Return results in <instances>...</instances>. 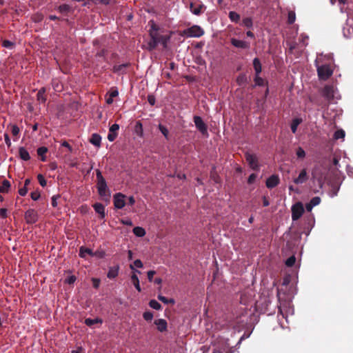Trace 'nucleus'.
Here are the masks:
<instances>
[{"label": "nucleus", "mask_w": 353, "mask_h": 353, "mask_svg": "<svg viewBox=\"0 0 353 353\" xmlns=\"http://www.w3.org/2000/svg\"><path fill=\"white\" fill-rule=\"evenodd\" d=\"M148 25L150 26L149 34L151 38L148 43V49L150 50L154 49L159 43H161L163 48H167L173 32H170L168 34L160 35L159 33L160 28L153 20H150Z\"/></svg>", "instance_id": "1"}, {"label": "nucleus", "mask_w": 353, "mask_h": 353, "mask_svg": "<svg viewBox=\"0 0 353 353\" xmlns=\"http://www.w3.org/2000/svg\"><path fill=\"white\" fill-rule=\"evenodd\" d=\"M96 175L97 180V188L98 193L104 200L108 201L110 197V192L108 188L106 181L99 170H97Z\"/></svg>", "instance_id": "2"}, {"label": "nucleus", "mask_w": 353, "mask_h": 353, "mask_svg": "<svg viewBox=\"0 0 353 353\" xmlns=\"http://www.w3.org/2000/svg\"><path fill=\"white\" fill-rule=\"evenodd\" d=\"M204 34V30L199 26L194 25L184 30H183L180 35L185 36L187 37H200Z\"/></svg>", "instance_id": "3"}, {"label": "nucleus", "mask_w": 353, "mask_h": 353, "mask_svg": "<svg viewBox=\"0 0 353 353\" xmlns=\"http://www.w3.org/2000/svg\"><path fill=\"white\" fill-rule=\"evenodd\" d=\"M333 67L330 64L317 66V73L320 79L327 80L333 74Z\"/></svg>", "instance_id": "4"}, {"label": "nucleus", "mask_w": 353, "mask_h": 353, "mask_svg": "<svg viewBox=\"0 0 353 353\" xmlns=\"http://www.w3.org/2000/svg\"><path fill=\"white\" fill-rule=\"evenodd\" d=\"M126 198H127V196L121 192H118V193H116L115 194H114V196H113L114 207L117 210H121V209L123 208L126 203H125Z\"/></svg>", "instance_id": "5"}, {"label": "nucleus", "mask_w": 353, "mask_h": 353, "mask_svg": "<svg viewBox=\"0 0 353 353\" xmlns=\"http://www.w3.org/2000/svg\"><path fill=\"white\" fill-rule=\"evenodd\" d=\"M304 212L303 205L301 202H297L292 206V219L296 221L303 215Z\"/></svg>", "instance_id": "6"}, {"label": "nucleus", "mask_w": 353, "mask_h": 353, "mask_svg": "<svg viewBox=\"0 0 353 353\" xmlns=\"http://www.w3.org/2000/svg\"><path fill=\"white\" fill-rule=\"evenodd\" d=\"M245 160L247 161L250 167L252 170H256L259 169V161H258V157H256V154L246 152L245 154Z\"/></svg>", "instance_id": "7"}, {"label": "nucleus", "mask_w": 353, "mask_h": 353, "mask_svg": "<svg viewBox=\"0 0 353 353\" xmlns=\"http://www.w3.org/2000/svg\"><path fill=\"white\" fill-rule=\"evenodd\" d=\"M279 310L280 314L283 316V318L286 319L288 315H292L294 314V309L290 303L281 304Z\"/></svg>", "instance_id": "8"}, {"label": "nucleus", "mask_w": 353, "mask_h": 353, "mask_svg": "<svg viewBox=\"0 0 353 353\" xmlns=\"http://www.w3.org/2000/svg\"><path fill=\"white\" fill-rule=\"evenodd\" d=\"M323 96L328 100H332L337 98V92L336 88L332 85H326L323 90Z\"/></svg>", "instance_id": "9"}, {"label": "nucleus", "mask_w": 353, "mask_h": 353, "mask_svg": "<svg viewBox=\"0 0 353 353\" xmlns=\"http://www.w3.org/2000/svg\"><path fill=\"white\" fill-rule=\"evenodd\" d=\"M25 220L28 223H34L37 221L38 214L36 210L29 209L25 212Z\"/></svg>", "instance_id": "10"}, {"label": "nucleus", "mask_w": 353, "mask_h": 353, "mask_svg": "<svg viewBox=\"0 0 353 353\" xmlns=\"http://www.w3.org/2000/svg\"><path fill=\"white\" fill-rule=\"evenodd\" d=\"M194 122L196 127V128L203 134L207 133V127L202 119L199 116H195L194 117Z\"/></svg>", "instance_id": "11"}, {"label": "nucleus", "mask_w": 353, "mask_h": 353, "mask_svg": "<svg viewBox=\"0 0 353 353\" xmlns=\"http://www.w3.org/2000/svg\"><path fill=\"white\" fill-rule=\"evenodd\" d=\"M205 7L200 3H191L190 10L191 12L196 15H199L204 12Z\"/></svg>", "instance_id": "12"}, {"label": "nucleus", "mask_w": 353, "mask_h": 353, "mask_svg": "<svg viewBox=\"0 0 353 353\" xmlns=\"http://www.w3.org/2000/svg\"><path fill=\"white\" fill-rule=\"evenodd\" d=\"M119 91L116 88H112L105 95V101L108 104H112L114 101V98L118 97Z\"/></svg>", "instance_id": "13"}, {"label": "nucleus", "mask_w": 353, "mask_h": 353, "mask_svg": "<svg viewBox=\"0 0 353 353\" xmlns=\"http://www.w3.org/2000/svg\"><path fill=\"white\" fill-rule=\"evenodd\" d=\"M119 129V125L117 123L113 124L110 128L109 133L108 134V139L110 141H113L116 139Z\"/></svg>", "instance_id": "14"}, {"label": "nucleus", "mask_w": 353, "mask_h": 353, "mask_svg": "<svg viewBox=\"0 0 353 353\" xmlns=\"http://www.w3.org/2000/svg\"><path fill=\"white\" fill-rule=\"evenodd\" d=\"M231 43L236 48H243V49L248 48L250 46L249 43H248L245 41H243V40H239V39H235V38L231 39Z\"/></svg>", "instance_id": "15"}, {"label": "nucleus", "mask_w": 353, "mask_h": 353, "mask_svg": "<svg viewBox=\"0 0 353 353\" xmlns=\"http://www.w3.org/2000/svg\"><path fill=\"white\" fill-rule=\"evenodd\" d=\"M279 183V178L277 175L270 176L266 181V186L268 188L276 187Z\"/></svg>", "instance_id": "16"}, {"label": "nucleus", "mask_w": 353, "mask_h": 353, "mask_svg": "<svg viewBox=\"0 0 353 353\" xmlns=\"http://www.w3.org/2000/svg\"><path fill=\"white\" fill-rule=\"evenodd\" d=\"M154 324L157 326V330L161 332H165L167 330L168 324L165 319H159L154 321Z\"/></svg>", "instance_id": "17"}, {"label": "nucleus", "mask_w": 353, "mask_h": 353, "mask_svg": "<svg viewBox=\"0 0 353 353\" xmlns=\"http://www.w3.org/2000/svg\"><path fill=\"white\" fill-rule=\"evenodd\" d=\"M307 179V172L305 169H303L299 173L298 177L294 179L293 181L296 184H301L305 182Z\"/></svg>", "instance_id": "18"}, {"label": "nucleus", "mask_w": 353, "mask_h": 353, "mask_svg": "<svg viewBox=\"0 0 353 353\" xmlns=\"http://www.w3.org/2000/svg\"><path fill=\"white\" fill-rule=\"evenodd\" d=\"M95 212L101 215L102 219L105 216V207L103 204L97 203L93 205Z\"/></svg>", "instance_id": "19"}, {"label": "nucleus", "mask_w": 353, "mask_h": 353, "mask_svg": "<svg viewBox=\"0 0 353 353\" xmlns=\"http://www.w3.org/2000/svg\"><path fill=\"white\" fill-rule=\"evenodd\" d=\"M20 158L24 161H28L30 159L28 151L23 147H21L19 150Z\"/></svg>", "instance_id": "20"}, {"label": "nucleus", "mask_w": 353, "mask_h": 353, "mask_svg": "<svg viewBox=\"0 0 353 353\" xmlns=\"http://www.w3.org/2000/svg\"><path fill=\"white\" fill-rule=\"evenodd\" d=\"M134 132L137 136L139 137H143V125L141 121H137L134 126Z\"/></svg>", "instance_id": "21"}, {"label": "nucleus", "mask_w": 353, "mask_h": 353, "mask_svg": "<svg viewBox=\"0 0 353 353\" xmlns=\"http://www.w3.org/2000/svg\"><path fill=\"white\" fill-rule=\"evenodd\" d=\"M48 148L46 147H40L37 149V154L41 157L42 161H46V154L48 152Z\"/></svg>", "instance_id": "22"}, {"label": "nucleus", "mask_w": 353, "mask_h": 353, "mask_svg": "<svg viewBox=\"0 0 353 353\" xmlns=\"http://www.w3.org/2000/svg\"><path fill=\"white\" fill-rule=\"evenodd\" d=\"M101 137L98 134H93L90 139V143L95 146L99 147L101 145Z\"/></svg>", "instance_id": "23"}, {"label": "nucleus", "mask_w": 353, "mask_h": 353, "mask_svg": "<svg viewBox=\"0 0 353 353\" xmlns=\"http://www.w3.org/2000/svg\"><path fill=\"white\" fill-rule=\"evenodd\" d=\"M303 121V119L301 118H296L294 119L291 123V130L292 132L295 134L297 130V128L300 123H301Z\"/></svg>", "instance_id": "24"}, {"label": "nucleus", "mask_w": 353, "mask_h": 353, "mask_svg": "<svg viewBox=\"0 0 353 353\" xmlns=\"http://www.w3.org/2000/svg\"><path fill=\"white\" fill-rule=\"evenodd\" d=\"M10 188V183L8 180H4L0 185V193H8Z\"/></svg>", "instance_id": "25"}, {"label": "nucleus", "mask_w": 353, "mask_h": 353, "mask_svg": "<svg viewBox=\"0 0 353 353\" xmlns=\"http://www.w3.org/2000/svg\"><path fill=\"white\" fill-rule=\"evenodd\" d=\"M46 89L45 88H41L40 89L38 92H37V101L41 102V103H44L46 101Z\"/></svg>", "instance_id": "26"}, {"label": "nucleus", "mask_w": 353, "mask_h": 353, "mask_svg": "<svg viewBox=\"0 0 353 353\" xmlns=\"http://www.w3.org/2000/svg\"><path fill=\"white\" fill-rule=\"evenodd\" d=\"M133 233L138 237H143L145 235V230L144 228L137 226L133 228Z\"/></svg>", "instance_id": "27"}, {"label": "nucleus", "mask_w": 353, "mask_h": 353, "mask_svg": "<svg viewBox=\"0 0 353 353\" xmlns=\"http://www.w3.org/2000/svg\"><path fill=\"white\" fill-rule=\"evenodd\" d=\"M253 66L256 74H259L261 72L262 67L261 62L258 58H255L253 60Z\"/></svg>", "instance_id": "28"}, {"label": "nucleus", "mask_w": 353, "mask_h": 353, "mask_svg": "<svg viewBox=\"0 0 353 353\" xmlns=\"http://www.w3.org/2000/svg\"><path fill=\"white\" fill-rule=\"evenodd\" d=\"M118 273H119V267L118 266L113 267V268H110L107 276L109 279H114L116 276H117Z\"/></svg>", "instance_id": "29"}, {"label": "nucleus", "mask_w": 353, "mask_h": 353, "mask_svg": "<svg viewBox=\"0 0 353 353\" xmlns=\"http://www.w3.org/2000/svg\"><path fill=\"white\" fill-rule=\"evenodd\" d=\"M86 254L92 256V251L89 248L81 247L79 250V256L81 258H85Z\"/></svg>", "instance_id": "30"}, {"label": "nucleus", "mask_w": 353, "mask_h": 353, "mask_svg": "<svg viewBox=\"0 0 353 353\" xmlns=\"http://www.w3.org/2000/svg\"><path fill=\"white\" fill-rule=\"evenodd\" d=\"M254 83H255L256 85H259V86H262L267 83V82L265 81V79L261 78L259 76V74H256V76L254 78Z\"/></svg>", "instance_id": "31"}, {"label": "nucleus", "mask_w": 353, "mask_h": 353, "mask_svg": "<svg viewBox=\"0 0 353 353\" xmlns=\"http://www.w3.org/2000/svg\"><path fill=\"white\" fill-rule=\"evenodd\" d=\"M143 266V264L142 261L139 259H137L134 261L133 264L130 265V268L132 270H134L135 268H142Z\"/></svg>", "instance_id": "32"}, {"label": "nucleus", "mask_w": 353, "mask_h": 353, "mask_svg": "<svg viewBox=\"0 0 353 353\" xmlns=\"http://www.w3.org/2000/svg\"><path fill=\"white\" fill-rule=\"evenodd\" d=\"M159 129L161 131V132L163 134V135L165 137L166 139H168V135H169V130L168 129L163 125L159 124Z\"/></svg>", "instance_id": "33"}, {"label": "nucleus", "mask_w": 353, "mask_h": 353, "mask_svg": "<svg viewBox=\"0 0 353 353\" xmlns=\"http://www.w3.org/2000/svg\"><path fill=\"white\" fill-rule=\"evenodd\" d=\"M345 135V133L343 130H338L334 132V139L336 140L339 139H344Z\"/></svg>", "instance_id": "34"}, {"label": "nucleus", "mask_w": 353, "mask_h": 353, "mask_svg": "<svg viewBox=\"0 0 353 353\" xmlns=\"http://www.w3.org/2000/svg\"><path fill=\"white\" fill-rule=\"evenodd\" d=\"M229 18L232 21L237 22L240 19V15L235 12L231 11L229 13Z\"/></svg>", "instance_id": "35"}, {"label": "nucleus", "mask_w": 353, "mask_h": 353, "mask_svg": "<svg viewBox=\"0 0 353 353\" xmlns=\"http://www.w3.org/2000/svg\"><path fill=\"white\" fill-rule=\"evenodd\" d=\"M149 305L155 310H160L161 308V304L156 300H151L149 303Z\"/></svg>", "instance_id": "36"}, {"label": "nucleus", "mask_w": 353, "mask_h": 353, "mask_svg": "<svg viewBox=\"0 0 353 353\" xmlns=\"http://www.w3.org/2000/svg\"><path fill=\"white\" fill-rule=\"evenodd\" d=\"M296 20V14L294 11H290L288 16V21L289 23H293Z\"/></svg>", "instance_id": "37"}, {"label": "nucleus", "mask_w": 353, "mask_h": 353, "mask_svg": "<svg viewBox=\"0 0 353 353\" xmlns=\"http://www.w3.org/2000/svg\"><path fill=\"white\" fill-rule=\"evenodd\" d=\"M158 299L163 303L168 304V303H174V299H168L165 296H163L162 295H159Z\"/></svg>", "instance_id": "38"}, {"label": "nucleus", "mask_w": 353, "mask_h": 353, "mask_svg": "<svg viewBox=\"0 0 353 353\" xmlns=\"http://www.w3.org/2000/svg\"><path fill=\"white\" fill-rule=\"evenodd\" d=\"M77 281V277L74 275H69L65 280V283L68 284H73Z\"/></svg>", "instance_id": "39"}, {"label": "nucleus", "mask_w": 353, "mask_h": 353, "mask_svg": "<svg viewBox=\"0 0 353 353\" xmlns=\"http://www.w3.org/2000/svg\"><path fill=\"white\" fill-rule=\"evenodd\" d=\"M11 132L14 137H17L19 134L20 130L17 125H11Z\"/></svg>", "instance_id": "40"}, {"label": "nucleus", "mask_w": 353, "mask_h": 353, "mask_svg": "<svg viewBox=\"0 0 353 353\" xmlns=\"http://www.w3.org/2000/svg\"><path fill=\"white\" fill-rule=\"evenodd\" d=\"M295 257L294 256H292L286 260L285 265L288 267H292L295 263Z\"/></svg>", "instance_id": "41"}, {"label": "nucleus", "mask_w": 353, "mask_h": 353, "mask_svg": "<svg viewBox=\"0 0 353 353\" xmlns=\"http://www.w3.org/2000/svg\"><path fill=\"white\" fill-rule=\"evenodd\" d=\"M128 65V64H121V65H114L113 68V70H114V72H119L122 71L124 68H125Z\"/></svg>", "instance_id": "42"}, {"label": "nucleus", "mask_w": 353, "mask_h": 353, "mask_svg": "<svg viewBox=\"0 0 353 353\" xmlns=\"http://www.w3.org/2000/svg\"><path fill=\"white\" fill-rule=\"evenodd\" d=\"M52 85L54 89L56 91L60 92L62 90L63 86L62 85H59L57 80H53L52 81Z\"/></svg>", "instance_id": "43"}, {"label": "nucleus", "mask_w": 353, "mask_h": 353, "mask_svg": "<svg viewBox=\"0 0 353 353\" xmlns=\"http://www.w3.org/2000/svg\"><path fill=\"white\" fill-rule=\"evenodd\" d=\"M296 155L299 158H304L305 157V152L302 148L299 147L296 150Z\"/></svg>", "instance_id": "44"}, {"label": "nucleus", "mask_w": 353, "mask_h": 353, "mask_svg": "<svg viewBox=\"0 0 353 353\" xmlns=\"http://www.w3.org/2000/svg\"><path fill=\"white\" fill-rule=\"evenodd\" d=\"M143 316L145 321H152L153 319V314L151 312H145Z\"/></svg>", "instance_id": "45"}, {"label": "nucleus", "mask_w": 353, "mask_h": 353, "mask_svg": "<svg viewBox=\"0 0 353 353\" xmlns=\"http://www.w3.org/2000/svg\"><path fill=\"white\" fill-rule=\"evenodd\" d=\"M37 179H38V181H39V184L42 187H45L46 185V181L44 176L42 174H39L37 176Z\"/></svg>", "instance_id": "46"}, {"label": "nucleus", "mask_w": 353, "mask_h": 353, "mask_svg": "<svg viewBox=\"0 0 353 353\" xmlns=\"http://www.w3.org/2000/svg\"><path fill=\"white\" fill-rule=\"evenodd\" d=\"M98 322H99V321L97 319H86L85 320V323L88 326H91Z\"/></svg>", "instance_id": "47"}, {"label": "nucleus", "mask_w": 353, "mask_h": 353, "mask_svg": "<svg viewBox=\"0 0 353 353\" xmlns=\"http://www.w3.org/2000/svg\"><path fill=\"white\" fill-rule=\"evenodd\" d=\"M314 206L318 205L321 203V199L319 196H315L310 201Z\"/></svg>", "instance_id": "48"}, {"label": "nucleus", "mask_w": 353, "mask_h": 353, "mask_svg": "<svg viewBox=\"0 0 353 353\" xmlns=\"http://www.w3.org/2000/svg\"><path fill=\"white\" fill-rule=\"evenodd\" d=\"M2 46L6 48H12L14 46V43L10 41L5 40L3 41Z\"/></svg>", "instance_id": "49"}, {"label": "nucleus", "mask_w": 353, "mask_h": 353, "mask_svg": "<svg viewBox=\"0 0 353 353\" xmlns=\"http://www.w3.org/2000/svg\"><path fill=\"white\" fill-rule=\"evenodd\" d=\"M257 177V175L256 174H251L249 177H248V183L249 184H252L254 183V181H256V179Z\"/></svg>", "instance_id": "50"}, {"label": "nucleus", "mask_w": 353, "mask_h": 353, "mask_svg": "<svg viewBox=\"0 0 353 353\" xmlns=\"http://www.w3.org/2000/svg\"><path fill=\"white\" fill-rule=\"evenodd\" d=\"M69 9H70L69 6L66 4L61 5L58 8L59 11L61 12H66V11L69 10Z\"/></svg>", "instance_id": "51"}, {"label": "nucleus", "mask_w": 353, "mask_h": 353, "mask_svg": "<svg viewBox=\"0 0 353 353\" xmlns=\"http://www.w3.org/2000/svg\"><path fill=\"white\" fill-rule=\"evenodd\" d=\"M130 279H131V281H132V284L135 283L136 282L139 281L138 276L135 272H132Z\"/></svg>", "instance_id": "52"}, {"label": "nucleus", "mask_w": 353, "mask_h": 353, "mask_svg": "<svg viewBox=\"0 0 353 353\" xmlns=\"http://www.w3.org/2000/svg\"><path fill=\"white\" fill-rule=\"evenodd\" d=\"M155 274H156V272L154 270H150L148 272L147 275H148V279L150 282H152L154 281L153 276Z\"/></svg>", "instance_id": "53"}, {"label": "nucleus", "mask_w": 353, "mask_h": 353, "mask_svg": "<svg viewBox=\"0 0 353 353\" xmlns=\"http://www.w3.org/2000/svg\"><path fill=\"white\" fill-rule=\"evenodd\" d=\"M31 198L34 201H37L40 198V193L39 192H32L30 194Z\"/></svg>", "instance_id": "54"}, {"label": "nucleus", "mask_w": 353, "mask_h": 353, "mask_svg": "<svg viewBox=\"0 0 353 353\" xmlns=\"http://www.w3.org/2000/svg\"><path fill=\"white\" fill-rule=\"evenodd\" d=\"M92 281L93 286L95 288H98L99 287L100 280L99 279L92 278Z\"/></svg>", "instance_id": "55"}, {"label": "nucleus", "mask_w": 353, "mask_h": 353, "mask_svg": "<svg viewBox=\"0 0 353 353\" xmlns=\"http://www.w3.org/2000/svg\"><path fill=\"white\" fill-rule=\"evenodd\" d=\"M28 192V188L26 187H23L19 190V194L23 196H25Z\"/></svg>", "instance_id": "56"}, {"label": "nucleus", "mask_w": 353, "mask_h": 353, "mask_svg": "<svg viewBox=\"0 0 353 353\" xmlns=\"http://www.w3.org/2000/svg\"><path fill=\"white\" fill-rule=\"evenodd\" d=\"M301 42L303 43V46L307 45V41H308V37L304 34L301 35Z\"/></svg>", "instance_id": "57"}, {"label": "nucleus", "mask_w": 353, "mask_h": 353, "mask_svg": "<svg viewBox=\"0 0 353 353\" xmlns=\"http://www.w3.org/2000/svg\"><path fill=\"white\" fill-rule=\"evenodd\" d=\"M121 223L122 224L126 225H130V226L132 225V221L130 219H121Z\"/></svg>", "instance_id": "58"}, {"label": "nucleus", "mask_w": 353, "mask_h": 353, "mask_svg": "<svg viewBox=\"0 0 353 353\" xmlns=\"http://www.w3.org/2000/svg\"><path fill=\"white\" fill-rule=\"evenodd\" d=\"M59 197V195H54L52 197V205L53 207H57V200L58 199V198Z\"/></svg>", "instance_id": "59"}, {"label": "nucleus", "mask_w": 353, "mask_h": 353, "mask_svg": "<svg viewBox=\"0 0 353 353\" xmlns=\"http://www.w3.org/2000/svg\"><path fill=\"white\" fill-rule=\"evenodd\" d=\"M212 353H228V350L227 347H224L221 350H215Z\"/></svg>", "instance_id": "60"}, {"label": "nucleus", "mask_w": 353, "mask_h": 353, "mask_svg": "<svg viewBox=\"0 0 353 353\" xmlns=\"http://www.w3.org/2000/svg\"><path fill=\"white\" fill-rule=\"evenodd\" d=\"M0 216L2 217V218H6L7 217V210L5 209V208H1L0 209Z\"/></svg>", "instance_id": "61"}, {"label": "nucleus", "mask_w": 353, "mask_h": 353, "mask_svg": "<svg viewBox=\"0 0 353 353\" xmlns=\"http://www.w3.org/2000/svg\"><path fill=\"white\" fill-rule=\"evenodd\" d=\"M4 139H5V142L6 143V145L8 147H10L11 145V141H10V139L9 138V136L7 134H4Z\"/></svg>", "instance_id": "62"}, {"label": "nucleus", "mask_w": 353, "mask_h": 353, "mask_svg": "<svg viewBox=\"0 0 353 353\" xmlns=\"http://www.w3.org/2000/svg\"><path fill=\"white\" fill-rule=\"evenodd\" d=\"M128 204L133 205L135 203V199L133 196H130L128 198Z\"/></svg>", "instance_id": "63"}, {"label": "nucleus", "mask_w": 353, "mask_h": 353, "mask_svg": "<svg viewBox=\"0 0 353 353\" xmlns=\"http://www.w3.org/2000/svg\"><path fill=\"white\" fill-rule=\"evenodd\" d=\"M314 207V206L311 203H308L305 205V209L307 212L312 211Z\"/></svg>", "instance_id": "64"}]
</instances>
